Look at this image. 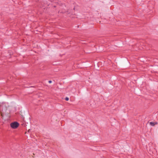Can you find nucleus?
Instances as JSON below:
<instances>
[{"mask_svg":"<svg viewBox=\"0 0 158 158\" xmlns=\"http://www.w3.org/2000/svg\"><path fill=\"white\" fill-rule=\"evenodd\" d=\"M19 124L16 122L12 123L10 124V127L13 129L17 128L19 126Z\"/></svg>","mask_w":158,"mask_h":158,"instance_id":"f257e3e1","label":"nucleus"},{"mask_svg":"<svg viewBox=\"0 0 158 158\" xmlns=\"http://www.w3.org/2000/svg\"><path fill=\"white\" fill-rule=\"evenodd\" d=\"M48 82L49 83H51L52 82V81H48Z\"/></svg>","mask_w":158,"mask_h":158,"instance_id":"20e7f679","label":"nucleus"},{"mask_svg":"<svg viewBox=\"0 0 158 158\" xmlns=\"http://www.w3.org/2000/svg\"><path fill=\"white\" fill-rule=\"evenodd\" d=\"M157 124V123L156 122L154 123L153 122H151L150 123V124L152 126H154L155 124Z\"/></svg>","mask_w":158,"mask_h":158,"instance_id":"f03ea898","label":"nucleus"},{"mask_svg":"<svg viewBox=\"0 0 158 158\" xmlns=\"http://www.w3.org/2000/svg\"><path fill=\"white\" fill-rule=\"evenodd\" d=\"M65 100L67 101H68L69 100V98L68 97H66V98H65Z\"/></svg>","mask_w":158,"mask_h":158,"instance_id":"7ed1b4c3","label":"nucleus"}]
</instances>
